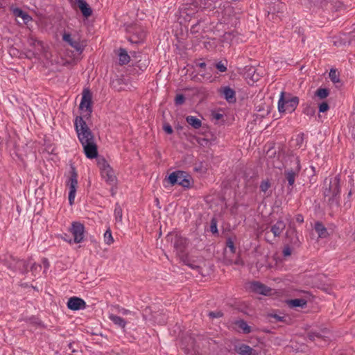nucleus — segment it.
<instances>
[{
	"label": "nucleus",
	"mask_w": 355,
	"mask_h": 355,
	"mask_svg": "<svg viewBox=\"0 0 355 355\" xmlns=\"http://www.w3.org/2000/svg\"><path fill=\"white\" fill-rule=\"evenodd\" d=\"M74 127L86 157L88 159L96 157L98 153L94 135L82 116H76Z\"/></svg>",
	"instance_id": "f257e3e1"
},
{
	"label": "nucleus",
	"mask_w": 355,
	"mask_h": 355,
	"mask_svg": "<svg viewBox=\"0 0 355 355\" xmlns=\"http://www.w3.org/2000/svg\"><path fill=\"white\" fill-rule=\"evenodd\" d=\"M340 178L338 175L324 180L323 195L325 198H327V200L331 207H338L339 205L340 193Z\"/></svg>",
	"instance_id": "f03ea898"
},
{
	"label": "nucleus",
	"mask_w": 355,
	"mask_h": 355,
	"mask_svg": "<svg viewBox=\"0 0 355 355\" xmlns=\"http://www.w3.org/2000/svg\"><path fill=\"white\" fill-rule=\"evenodd\" d=\"M298 104V97L291 96L290 94L282 92L278 101V110L280 113L285 112L291 113L295 111Z\"/></svg>",
	"instance_id": "7ed1b4c3"
},
{
	"label": "nucleus",
	"mask_w": 355,
	"mask_h": 355,
	"mask_svg": "<svg viewBox=\"0 0 355 355\" xmlns=\"http://www.w3.org/2000/svg\"><path fill=\"white\" fill-rule=\"evenodd\" d=\"M71 175L67 182V186L69 187V202L71 205L74 202L76 193L78 188V173L75 167L71 168Z\"/></svg>",
	"instance_id": "20e7f679"
},
{
	"label": "nucleus",
	"mask_w": 355,
	"mask_h": 355,
	"mask_svg": "<svg viewBox=\"0 0 355 355\" xmlns=\"http://www.w3.org/2000/svg\"><path fill=\"white\" fill-rule=\"evenodd\" d=\"M129 32L132 33V35L130 36L128 40L131 43H140L144 41L146 37V31L140 26H134L130 27Z\"/></svg>",
	"instance_id": "39448f33"
},
{
	"label": "nucleus",
	"mask_w": 355,
	"mask_h": 355,
	"mask_svg": "<svg viewBox=\"0 0 355 355\" xmlns=\"http://www.w3.org/2000/svg\"><path fill=\"white\" fill-rule=\"evenodd\" d=\"M70 232L73 236L76 243H81L84 239L85 227L79 222H73L70 228Z\"/></svg>",
	"instance_id": "423d86ee"
},
{
	"label": "nucleus",
	"mask_w": 355,
	"mask_h": 355,
	"mask_svg": "<svg viewBox=\"0 0 355 355\" xmlns=\"http://www.w3.org/2000/svg\"><path fill=\"white\" fill-rule=\"evenodd\" d=\"M28 265L27 261L12 258V261L9 263V268L24 274L28 272Z\"/></svg>",
	"instance_id": "0eeeda50"
},
{
	"label": "nucleus",
	"mask_w": 355,
	"mask_h": 355,
	"mask_svg": "<svg viewBox=\"0 0 355 355\" xmlns=\"http://www.w3.org/2000/svg\"><path fill=\"white\" fill-rule=\"evenodd\" d=\"M296 164V168L295 170L290 169L284 171L286 180L288 181V185L292 187L295 180V178L298 175V173L300 171V160L297 157L295 159Z\"/></svg>",
	"instance_id": "6e6552de"
},
{
	"label": "nucleus",
	"mask_w": 355,
	"mask_h": 355,
	"mask_svg": "<svg viewBox=\"0 0 355 355\" xmlns=\"http://www.w3.org/2000/svg\"><path fill=\"white\" fill-rule=\"evenodd\" d=\"M193 180L192 177L187 173L179 171V186H182L184 189H190L193 186Z\"/></svg>",
	"instance_id": "1a4fd4ad"
},
{
	"label": "nucleus",
	"mask_w": 355,
	"mask_h": 355,
	"mask_svg": "<svg viewBox=\"0 0 355 355\" xmlns=\"http://www.w3.org/2000/svg\"><path fill=\"white\" fill-rule=\"evenodd\" d=\"M68 309L73 311L84 309L86 307L85 302L78 297H70L67 302Z\"/></svg>",
	"instance_id": "9d476101"
},
{
	"label": "nucleus",
	"mask_w": 355,
	"mask_h": 355,
	"mask_svg": "<svg viewBox=\"0 0 355 355\" xmlns=\"http://www.w3.org/2000/svg\"><path fill=\"white\" fill-rule=\"evenodd\" d=\"M219 93L224 97V98L229 103H234L236 101L235 91L229 86H225L220 88Z\"/></svg>",
	"instance_id": "9b49d317"
},
{
	"label": "nucleus",
	"mask_w": 355,
	"mask_h": 355,
	"mask_svg": "<svg viewBox=\"0 0 355 355\" xmlns=\"http://www.w3.org/2000/svg\"><path fill=\"white\" fill-rule=\"evenodd\" d=\"M80 108L81 110L85 109V111H87L89 114L92 113V96L89 91H87V92H84L80 104Z\"/></svg>",
	"instance_id": "f8f14e48"
},
{
	"label": "nucleus",
	"mask_w": 355,
	"mask_h": 355,
	"mask_svg": "<svg viewBox=\"0 0 355 355\" xmlns=\"http://www.w3.org/2000/svg\"><path fill=\"white\" fill-rule=\"evenodd\" d=\"M62 39L64 42H67L71 47L75 49L77 51L82 52L83 50V46L80 43L78 39H74L71 37L69 33H64L62 36Z\"/></svg>",
	"instance_id": "ddd939ff"
},
{
	"label": "nucleus",
	"mask_w": 355,
	"mask_h": 355,
	"mask_svg": "<svg viewBox=\"0 0 355 355\" xmlns=\"http://www.w3.org/2000/svg\"><path fill=\"white\" fill-rule=\"evenodd\" d=\"M286 237L290 239L291 243L295 247H300L301 245V241L297 235V230L295 227L290 228L287 230Z\"/></svg>",
	"instance_id": "4468645a"
},
{
	"label": "nucleus",
	"mask_w": 355,
	"mask_h": 355,
	"mask_svg": "<svg viewBox=\"0 0 355 355\" xmlns=\"http://www.w3.org/2000/svg\"><path fill=\"white\" fill-rule=\"evenodd\" d=\"M251 289L257 293L264 295H268L270 291V289L268 287L259 282H252L251 284Z\"/></svg>",
	"instance_id": "2eb2a0df"
},
{
	"label": "nucleus",
	"mask_w": 355,
	"mask_h": 355,
	"mask_svg": "<svg viewBox=\"0 0 355 355\" xmlns=\"http://www.w3.org/2000/svg\"><path fill=\"white\" fill-rule=\"evenodd\" d=\"M285 228L286 223L282 220H278L274 225L271 226L270 231L276 237L279 236Z\"/></svg>",
	"instance_id": "dca6fc26"
},
{
	"label": "nucleus",
	"mask_w": 355,
	"mask_h": 355,
	"mask_svg": "<svg viewBox=\"0 0 355 355\" xmlns=\"http://www.w3.org/2000/svg\"><path fill=\"white\" fill-rule=\"evenodd\" d=\"M76 1L83 16H85V17H88L92 15V8L89 7V4L85 0Z\"/></svg>",
	"instance_id": "f3484780"
},
{
	"label": "nucleus",
	"mask_w": 355,
	"mask_h": 355,
	"mask_svg": "<svg viewBox=\"0 0 355 355\" xmlns=\"http://www.w3.org/2000/svg\"><path fill=\"white\" fill-rule=\"evenodd\" d=\"M108 318L116 326L121 329H125L127 322L121 317L114 315L112 313L108 314Z\"/></svg>",
	"instance_id": "a211bd4d"
},
{
	"label": "nucleus",
	"mask_w": 355,
	"mask_h": 355,
	"mask_svg": "<svg viewBox=\"0 0 355 355\" xmlns=\"http://www.w3.org/2000/svg\"><path fill=\"white\" fill-rule=\"evenodd\" d=\"M236 352L240 355H257L255 349L249 345L242 344L236 348Z\"/></svg>",
	"instance_id": "6ab92c4d"
},
{
	"label": "nucleus",
	"mask_w": 355,
	"mask_h": 355,
	"mask_svg": "<svg viewBox=\"0 0 355 355\" xmlns=\"http://www.w3.org/2000/svg\"><path fill=\"white\" fill-rule=\"evenodd\" d=\"M102 178L110 184L114 183L116 177L112 168H107L101 173Z\"/></svg>",
	"instance_id": "aec40b11"
},
{
	"label": "nucleus",
	"mask_w": 355,
	"mask_h": 355,
	"mask_svg": "<svg viewBox=\"0 0 355 355\" xmlns=\"http://www.w3.org/2000/svg\"><path fill=\"white\" fill-rule=\"evenodd\" d=\"M306 300L302 298L293 299L287 301L288 305L291 308L304 307L306 305Z\"/></svg>",
	"instance_id": "412c9836"
},
{
	"label": "nucleus",
	"mask_w": 355,
	"mask_h": 355,
	"mask_svg": "<svg viewBox=\"0 0 355 355\" xmlns=\"http://www.w3.org/2000/svg\"><path fill=\"white\" fill-rule=\"evenodd\" d=\"M119 64L124 65L130 62V57L128 55L127 51L124 49H120L119 53Z\"/></svg>",
	"instance_id": "4be33fe9"
},
{
	"label": "nucleus",
	"mask_w": 355,
	"mask_h": 355,
	"mask_svg": "<svg viewBox=\"0 0 355 355\" xmlns=\"http://www.w3.org/2000/svg\"><path fill=\"white\" fill-rule=\"evenodd\" d=\"M315 230L317 232L319 237L320 238H325L328 235L326 227L320 222L315 223Z\"/></svg>",
	"instance_id": "5701e85b"
},
{
	"label": "nucleus",
	"mask_w": 355,
	"mask_h": 355,
	"mask_svg": "<svg viewBox=\"0 0 355 355\" xmlns=\"http://www.w3.org/2000/svg\"><path fill=\"white\" fill-rule=\"evenodd\" d=\"M187 122L195 129H198L201 127V121L196 116H189L186 119Z\"/></svg>",
	"instance_id": "b1692460"
},
{
	"label": "nucleus",
	"mask_w": 355,
	"mask_h": 355,
	"mask_svg": "<svg viewBox=\"0 0 355 355\" xmlns=\"http://www.w3.org/2000/svg\"><path fill=\"white\" fill-rule=\"evenodd\" d=\"M235 324L243 331V334H247L251 332V327L243 320L236 321Z\"/></svg>",
	"instance_id": "393cba45"
},
{
	"label": "nucleus",
	"mask_w": 355,
	"mask_h": 355,
	"mask_svg": "<svg viewBox=\"0 0 355 355\" xmlns=\"http://www.w3.org/2000/svg\"><path fill=\"white\" fill-rule=\"evenodd\" d=\"M96 158H97V166L99 168L101 173L107 168H111L104 157H99L97 156Z\"/></svg>",
	"instance_id": "a878e982"
},
{
	"label": "nucleus",
	"mask_w": 355,
	"mask_h": 355,
	"mask_svg": "<svg viewBox=\"0 0 355 355\" xmlns=\"http://www.w3.org/2000/svg\"><path fill=\"white\" fill-rule=\"evenodd\" d=\"M329 94V90L327 88H318L315 92V96L322 100L326 98Z\"/></svg>",
	"instance_id": "bb28decb"
},
{
	"label": "nucleus",
	"mask_w": 355,
	"mask_h": 355,
	"mask_svg": "<svg viewBox=\"0 0 355 355\" xmlns=\"http://www.w3.org/2000/svg\"><path fill=\"white\" fill-rule=\"evenodd\" d=\"M114 217L116 222L121 223L123 219V211L121 206L116 203L114 208Z\"/></svg>",
	"instance_id": "cd10ccee"
},
{
	"label": "nucleus",
	"mask_w": 355,
	"mask_h": 355,
	"mask_svg": "<svg viewBox=\"0 0 355 355\" xmlns=\"http://www.w3.org/2000/svg\"><path fill=\"white\" fill-rule=\"evenodd\" d=\"M103 237H104V241H105V244H107L108 245H110L114 241L112 234V232L110 228H108L105 231V232L104 233Z\"/></svg>",
	"instance_id": "c85d7f7f"
},
{
	"label": "nucleus",
	"mask_w": 355,
	"mask_h": 355,
	"mask_svg": "<svg viewBox=\"0 0 355 355\" xmlns=\"http://www.w3.org/2000/svg\"><path fill=\"white\" fill-rule=\"evenodd\" d=\"M178 182V171H173L168 177L164 180V182H168L174 185Z\"/></svg>",
	"instance_id": "c756f323"
},
{
	"label": "nucleus",
	"mask_w": 355,
	"mask_h": 355,
	"mask_svg": "<svg viewBox=\"0 0 355 355\" xmlns=\"http://www.w3.org/2000/svg\"><path fill=\"white\" fill-rule=\"evenodd\" d=\"M270 187H271L270 181L268 179H267V180H263L261 182L259 188H260L261 191L266 194V192L268 191V189L270 188Z\"/></svg>",
	"instance_id": "7c9ffc66"
},
{
	"label": "nucleus",
	"mask_w": 355,
	"mask_h": 355,
	"mask_svg": "<svg viewBox=\"0 0 355 355\" xmlns=\"http://www.w3.org/2000/svg\"><path fill=\"white\" fill-rule=\"evenodd\" d=\"M170 239L173 248L175 250H178V234L173 233L172 234H168L167 236V240L169 241Z\"/></svg>",
	"instance_id": "2f4dec72"
},
{
	"label": "nucleus",
	"mask_w": 355,
	"mask_h": 355,
	"mask_svg": "<svg viewBox=\"0 0 355 355\" xmlns=\"http://www.w3.org/2000/svg\"><path fill=\"white\" fill-rule=\"evenodd\" d=\"M215 67L220 72H225L227 71V62L220 61L215 64Z\"/></svg>",
	"instance_id": "473e14b6"
},
{
	"label": "nucleus",
	"mask_w": 355,
	"mask_h": 355,
	"mask_svg": "<svg viewBox=\"0 0 355 355\" xmlns=\"http://www.w3.org/2000/svg\"><path fill=\"white\" fill-rule=\"evenodd\" d=\"M226 246L230 249L231 253L234 254L235 252L236 248L234 246V241L231 238H228L226 241Z\"/></svg>",
	"instance_id": "72a5a7b5"
},
{
	"label": "nucleus",
	"mask_w": 355,
	"mask_h": 355,
	"mask_svg": "<svg viewBox=\"0 0 355 355\" xmlns=\"http://www.w3.org/2000/svg\"><path fill=\"white\" fill-rule=\"evenodd\" d=\"M113 308H114L118 313H121L123 315H128L131 313L130 310L123 308L119 305L113 306Z\"/></svg>",
	"instance_id": "f704fd0d"
},
{
	"label": "nucleus",
	"mask_w": 355,
	"mask_h": 355,
	"mask_svg": "<svg viewBox=\"0 0 355 355\" xmlns=\"http://www.w3.org/2000/svg\"><path fill=\"white\" fill-rule=\"evenodd\" d=\"M329 77L333 83H338L339 78L335 69H331L329 71Z\"/></svg>",
	"instance_id": "c9c22d12"
},
{
	"label": "nucleus",
	"mask_w": 355,
	"mask_h": 355,
	"mask_svg": "<svg viewBox=\"0 0 355 355\" xmlns=\"http://www.w3.org/2000/svg\"><path fill=\"white\" fill-rule=\"evenodd\" d=\"M15 13L18 17H21L24 21L30 19V16L20 9H16Z\"/></svg>",
	"instance_id": "e433bc0d"
},
{
	"label": "nucleus",
	"mask_w": 355,
	"mask_h": 355,
	"mask_svg": "<svg viewBox=\"0 0 355 355\" xmlns=\"http://www.w3.org/2000/svg\"><path fill=\"white\" fill-rule=\"evenodd\" d=\"M210 231L213 234L218 233L217 221H216V218H212L211 220Z\"/></svg>",
	"instance_id": "4c0bfd02"
},
{
	"label": "nucleus",
	"mask_w": 355,
	"mask_h": 355,
	"mask_svg": "<svg viewBox=\"0 0 355 355\" xmlns=\"http://www.w3.org/2000/svg\"><path fill=\"white\" fill-rule=\"evenodd\" d=\"M320 112H325L329 109V106L327 102H322L318 106Z\"/></svg>",
	"instance_id": "58836bf2"
},
{
	"label": "nucleus",
	"mask_w": 355,
	"mask_h": 355,
	"mask_svg": "<svg viewBox=\"0 0 355 355\" xmlns=\"http://www.w3.org/2000/svg\"><path fill=\"white\" fill-rule=\"evenodd\" d=\"M163 130H164L165 132H166L167 134H169V135L173 132V128H172L171 125L168 123H166V122L164 123Z\"/></svg>",
	"instance_id": "ea45409f"
},
{
	"label": "nucleus",
	"mask_w": 355,
	"mask_h": 355,
	"mask_svg": "<svg viewBox=\"0 0 355 355\" xmlns=\"http://www.w3.org/2000/svg\"><path fill=\"white\" fill-rule=\"evenodd\" d=\"M221 311H211L209 313V316L211 318H218L223 316Z\"/></svg>",
	"instance_id": "a19ab883"
},
{
	"label": "nucleus",
	"mask_w": 355,
	"mask_h": 355,
	"mask_svg": "<svg viewBox=\"0 0 355 355\" xmlns=\"http://www.w3.org/2000/svg\"><path fill=\"white\" fill-rule=\"evenodd\" d=\"M182 262L184 265L188 266L189 267H190L192 269L198 268V266L194 262L190 263L189 261H187L186 259H183Z\"/></svg>",
	"instance_id": "79ce46f5"
},
{
	"label": "nucleus",
	"mask_w": 355,
	"mask_h": 355,
	"mask_svg": "<svg viewBox=\"0 0 355 355\" xmlns=\"http://www.w3.org/2000/svg\"><path fill=\"white\" fill-rule=\"evenodd\" d=\"M308 338L311 341H315L316 338H320V335L318 334L311 333L309 334Z\"/></svg>",
	"instance_id": "37998d69"
},
{
	"label": "nucleus",
	"mask_w": 355,
	"mask_h": 355,
	"mask_svg": "<svg viewBox=\"0 0 355 355\" xmlns=\"http://www.w3.org/2000/svg\"><path fill=\"white\" fill-rule=\"evenodd\" d=\"M42 268V266L40 264H37L35 263H33L31 266V270L33 272H35L36 270H41Z\"/></svg>",
	"instance_id": "c03bdc74"
},
{
	"label": "nucleus",
	"mask_w": 355,
	"mask_h": 355,
	"mask_svg": "<svg viewBox=\"0 0 355 355\" xmlns=\"http://www.w3.org/2000/svg\"><path fill=\"white\" fill-rule=\"evenodd\" d=\"M282 252L284 257H288L291 254V250L288 246H286L284 248Z\"/></svg>",
	"instance_id": "a18cd8bd"
},
{
	"label": "nucleus",
	"mask_w": 355,
	"mask_h": 355,
	"mask_svg": "<svg viewBox=\"0 0 355 355\" xmlns=\"http://www.w3.org/2000/svg\"><path fill=\"white\" fill-rule=\"evenodd\" d=\"M223 115L218 112L212 113V117L216 121H218L223 118Z\"/></svg>",
	"instance_id": "49530a36"
},
{
	"label": "nucleus",
	"mask_w": 355,
	"mask_h": 355,
	"mask_svg": "<svg viewBox=\"0 0 355 355\" xmlns=\"http://www.w3.org/2000/svg\"><path fill=\"white\" fill-rule=\"evenodd\" d=\"M196 66L198 67H200L201 69H205V67H206V63L204 62H196Z\"/></svg>",
	"instance_id": "de8ad7c7"
},
{
	"label": "nucleus",
	"mask_w": 355,
	"mask_h": 355,
	"mask_svg": "<svg viewBox=\"0 0 355 355\" xmlns=\"http://www.w3.org/2000/svg\"><path fill=\"white\" fill-rule=\"evenodd\" d=\"M185 98L184 95L179 94V105L182 104L184 102Z\"/></svg>",
	"instance_id": "09e8293b"
},
{
	"label": "nucleus",
	"mask_w": 355,
	"mask_h": 355,
	"mask_svg": "<svg viewBox=\"0 0 355 355\" xmlns=\"http://www.w3.org/2000/svg\"><path fill=\"white\" fill-rule=\"evenodd\" d=\"M32 45H37V46H42V42L40 41H37V40H32L31 41V43Z\"/></svg>",
	"instance_id": "8fccbe9b"
},
{
	"label": "nucleus",
	"mask_w": 355,
	"mask_h": 355,
	"mask_svg": "<svg viewBox=\"0 0 355 355\" xmlns=\"http://www.w3.org/2000/svg\"><path fill=\"white\" fill-rule=\"evenodd\" d=\"M304 113H306V114L312 115L314 114V111L312 109L306 108L304 111Z\"/></svg>",
	"instance_id": "3c124183"
},
{
	"label": "nucleus",
	"mask_w": 355,
	"mask_h": 355,
	"mask_svg": "<svg viewBox=\"0 0 355 355\" xmlns=\"http://www.w3.org/2000/svg\"><path fill=\"white\" fill-rule=\"evenodd\" d=\"M296 220L299 223H302L304 221L303 216L302 215H298L296 218Z\"/></svg>",
	"instance_id": "603ef678"
},
{
	"label": "nucleus",
	"mask_w": 355,
	"mask_h": 355,
	"mask_svg": "<svg viewBox=\"0 0 355 355\" xmlns=\"http://www.w3.org/2000/svg\"><path fill=\"white\" fill-rule=\"evenodd\" d=\"M43 263L44 264L46 268H49V261H48V260L46 259H43Z\"/></svg>",
	"instance_id": "864d4df0"
},
{
	"label": "nucleus",
	"mask_w": 355,
	"mask_h": 355,
	"mask_svg": "<svg viewBox=\"0 0 355 355\" xmlns=\"http://www.w3.org/2000/svg\"><path fill=\"white\" fill-rule=\"evenodd\" d=\"M272 316L274 317L275 318H276V320L277 321H282V317H281V316H279L277 315H273Z\"/></svg>",
	"instance_id": "5fc2aeb1"
},
{
	"label": "nucleus",
	"mask_w": 355,
	"mask_h": 355,
	"mask_svg": "<svg viewBox=\"0 0 355 355\" xmlns=\"http://www.w3.org/2000/svg\"><path fill=\"white\" fill-rule=\"evenodd\" d=\"M174 103L175 105H178V94L174 96Z\"/></svg>",
	"instance_id": "6e6d98bb"
},
{
	"label": "nucleus",
	"mask_w": 355,
	"mask_h": 355,
	"mask_svg": "<svg viewBox=\"0 0 355 355\" xmlns=\"http://www.w3.org/2000/svg\"><path fill=\"white\" fill-rule=\"evenodd\" d=\"M3 8L2 3L0 2V9Z\"/></svg>",
	"instance_id": "4d7b16f0"
},
{
	"label": "nucleus",
	"mask_w": 355,
	"mask_h": 355,
	"mask_svg": "<svg viewBox=\"0 0 355 355\" xmlns=\"http://www.w3.org/2000/svg\"><path fill=\"white\" fill-rule=\"evenodd\" d=\"M175 36L176 37H178V33H175Z\"/></svg>",
	"instance_id": "13d9d810"
},
{
	"label": "nucleus",
	"mask_w": 355,
	"mask_h": 355,
	"mask_svg": "<svg viewBox=\"0 0 355 355\" xmlns=\"http://www.w3.org/2000/svg\"><path fill=\"white\" fill-rule=\"evenodd\" d=\"M158 202H159V200H158V199L157 198V199H156V203H158Z\"/></svg>",
	"instance_id": "bf43d9fd"
},
{
	"label": "nucleus",
	"mask_w": 355,
	"mask_h": 355,
	"mask_svg": "<svg viewBox=\"0 0 355 355\" xmlns=\"http://www.w3.org/2000/svg\"><path fill=\"white\" fill-rule=\"evenodd\" d=\"M69 347H72L71 343L69 344Z\"/></svg>",
	"instance_id": "052dcab7"
}]
</instances>
